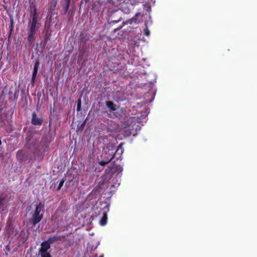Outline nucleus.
Returning a JSON list of instances; mask_svg holds the SVG:
<instances>
[{"instance_id":"1","label":"nucleus","mask_w":257,"mask_h":257,"mask_svg":"<svg viewBox=\"0 0 257 257\" xmlns=\"http://www.w3.org/2000/svg\"><path fill=\"white\" fill-rule=\"evenodd\" d=\"M44 208V205L41 202L37 205L34 212L32 217V223L33 225H36L40 222L43 217V213H40Z\"/></svg>"},{"instance_id":"2","label":"nucleus","mask_w":257,"mask_h":257,"mask_svg":"<svg viewBox=\"0 0 257 257\" xmlns=\"http://www.w3.org/2000/svg\"><path fill=\"white\" fill-rule=\"evenodd\" d=\"M37 12L36 8H34L33 12L32 14V19L29 20V23L30 25V31L35 32L41 26L40 23H37Z\"/></svg>"},{"instance_id":"3","label":"nucleus","mask_w":257,"mask_h":257,"mask_svg":"<svg viewBox=\"0 0 257 257\" xmlns=\"http://www.w3.org/2000/svg\"><path fill=\"white\" fill-rule=\"evenodd\" d=\"M113 152L109 150H103L102 154L101 155L102 160L99 162V164L101 166H104L109 163L113 158L114 156H112Z\"/></svg>"},{"instance_id":"4","label":"nucleus","mask_w":257,"mask_h":257,"mask_svg":"<svg viewBox=\"0 0 257 257\" xmlns=\"http://www.w3.org/2000/svg\"><path fill=\"white\" fill-rule=\"evenodd\" d=\"M109 205L108 204H106L102 209V216L99 220V224L101 226H104L106 225L107 221V213L109 211Z\"/></svg>"},{"instance_id":"5","label":"nucleus","mask_w":257,"mask_h":257,"mask_svg":"<svg viewBox=\"0 0 257 257\" xmlns=\"http://www.w3.org/2000/svg\"><path fill=\"white\" fill-rule=\"evenodd\" d=\"M50 245L47 240L44 241L41 244V247L39 249V252H49L48 250L51 248Z\"/></svg>"},{"instance_id":"6","label":"nucleus","mask_w":257,"mask_h":257,"mask_svg":"<svg viewBox=\"0 0 257 257\" xmlns=\"http://www.w3.org/2000/svg\"><path fill=\"white\" fill-rule=\"evenodd\" d=\"M31 123L35 125H40L43 123V119L37 116L35 112L32 113Z\"/></svg>"},{"instance_id":"7","label":"nucleus","mask_w":257,"mask_h":257,"mask_svg":"<svg viewBox=\"0 0 257 257\" xmlns=\"http://www.w3.org/2000/svg\"><path fill=\"white\" fill-rule=\"evenodd\" d=\"M65 237V235H54L52 236H50L48 238L47 241L51 244L58 241L61 240L63 238Z\"/></svg>"},{"instance_id":"8","label":"nucleus","mask_w":257,"mask_h":257,"mask_svg":"<svg viewBox=\"0 0 257 257\" xmlns=\"http://www.w3.org/2000/svg\"><path fill=\"white\" fill-rule=\"evenodd\" d=\"M123 150L122 147V144H120L118 146L116 150L115 153L112 155V156H114V158H116L117 160L121 159V155L123 153Z\"/></svg>"},{"instance_id":"9","label":"nucleus","mask_w":257,"mask_h":257,"mask_svg":"<svg viewBox=\"0 0 257 257\" xmlns=\"http://www.w3.org/2000/svg\"><path fill=\"white\" fill-rule=\"evenodd\" d=\"M71 0H61L60 4L63 8L64 14H66L70 5Z\"/></svg>"},{"instance_id":"10","label":"nucleus","mask_w":257,"mask_h":257,"mask_svg":"<svg viewBox=\"0 0 257 257\" xmlns=\"http://www.w3.org/2000/svg\"><path fill=\"white\" fill-rule=\"evenodd\" d=\"M139 15V13H137L135 14V15L130 20H127L125 22H123V25L130 24H131L133 23H136L137 22L138 19V16Z\"/></svg>"},{"instance_id":"11","label":"nucleus","mask_w":257,"mask_h":257,"mask_svg":"<svg viewBox=\"0 0 257 257\" xmlns=\"http://www.w3.org/2000/svg\"><path fill=\"white\" fill-rule=\"evenodd\" d=\"M105 104L110 110L115 111L116 110V105L112 101H107L105 102Z\"/></svg>"},{"instance_id":"12","label":"nucleus","mask_w":257,"mask_h":257,"mask_svg":"<svg viewBox=\"0 0 257 257\" xmlns=\"http://www.w3.org/2000/svg\"><path fill=\"white\" fill-rule=\"evenodd\" d=\"M35 33V32L33 31H29V33L28 36V41L30 43L34 41Z\"/></svg>"},{"instance_id":"13","label":"nucleus","mask_w":257,"mask_h":257,"mask_svg":"<svg viewBox=\"0 0 257 257\" xmlns=\"http://www.w3.org/2000/svg\"><path fill=\"white\" fill-rule=\"evenodd\" d=\"M34 135V133L32 131H28V133H27V136H26V141L27 142V143H29L32 138L33 137Z\"/></svg>"},{"instance_id":"14","label":"nucleus","mask_w":257,"mask_h":257,"mask_svg":"<svg viewBox=\"0 0 257 257\" xmlns=\"http://www.w3.org/2000/svg\"><path fill=\"white\" fill-rule=\"evenodd\" d=\"M88 40V38H86V35L83 33H81L80 35V42L85 43Z\"/></svg>"},{"instance_id":"15","label":"nucleus","mask_w":257,"mask_h":257,"mask_svg":"<svg viewBox=\"0 0 257 257\" xmlns=\"http://www.w3.org/2000/svg\"><path fill=\"white\" fill-rule=\"evenodd\" d=\"M5 208V201L4 198L0 197V211H3Z\"/></svg>"},{"instance_id":"16","label":"nucleus","mask_w":257,"mask_h":257,"mask_svg":"<svg viewBox=\"0 0 257 257\" xmlns=\"http://www.w3.org/2000/svg\"><path fill=\"white\" fill-rule=\"evenodd\" d=\"M39 65H40L39 60H37L35 63L33 71L38 72Z\"/></svg>"},{"instance_id":"17","label":"nucleus","mask_w":257,"mask_h":257,"mask_svg":"<svg viewBox=\"0 0 257 257\" xmlns=\"http://www.w3.org/2000/svg\"><path fill=\"white\" fill-rule=\"evenodd\" d=\"M40 257H52L50 252H39Z\"/></svg>"},{"instance_id":"18","label":"nucleus","mask_w":257,"mask_h":257,"mask_svg":"<svg viewBox=\"0 0 257 257\" xmlns=\"http://www.w3.org/2000/svg\"><path fill=\"white\" fill-rule=\"evenodd\" d=\"M9 28H10V32H9V36H10L11 35L12 31L13 30V28H14V22H13V20H12V19L11 20V23L9 26Z\"/></svg>"},{"instance_id":"19","label":"nucleus","mask_w":257,"mask_h":257,"mask_svg":"<svg viewBox=\"0 0 257 257\" xmlns=\"http://www.w3.org/2000/svg\"><path fill=\"white\" fill-rule=\"evenodd\" d=\"M51 37V34H48V31L47 30L44 37L45 41H47L48 40H50Z\"/></svg>"},{"instance_id":"20","label":"nucleus","mask_w":257,"mask_h":257,"mask_svg":"<svg viewBox=\"0 0 257 257\" xmlns=\"http://www.w3.org/2000/svg\"><path fill=\"white\" fill-rule=\"evenodd\" d=\"M122 20V18L121 17H119L118 19H117V20H111L110 22H109V24H115V23H117L120 21H121Z\"/></svg>"},{"instance_id":"21","label":"nucleus","mask_w":257,"mask_h":257,"mask_svg":"<svg viewBox=\"0 0 257 257\" xmlns=\"http://www.w3.org/2000/svg\"><path fill=\"white\" fill-rule=\"evenodd\" d=\"M64 181L65 180L64 179H62L60 182H59V185L57 188V190L58 191V190H60V189L61 188V187L63 186V184H64Z\"/></svg>"},{"instance_id":"22","label":"nucleus","mask_w":257,"mask_h":257,"mask_svg":"<svg viewBox=\"0 0 257 257\" xmlns=\"http://www.w3.org/2000/svg\"><path fill=\"white\" fill-rule=\"evenodd\" d=\"M121 10L125 14H129L130 12V10L128 8H126L125 7H122Z\"/></svg>"},{"instance_id":"23","label":"nucleus","mask_w":257,"mask_h":257,"mask_svg":"<svg viewBox=\"0 0 257 257\" xmlns=\"http://www.w3.org/2000/svg\"><path fill=\"white\" fill-rule=\"evenodd\" d=\"M144 35H145L147 36H149L150 35V31L149 30L147 25H146V28L144 29Z\"/></svg>"},{"instance_id":"24","label":"nucleus","mask_w":257,"mask_h":257,"mask_svg":"<svg viewBox=\"0 0 257 257\" xmlns=\"http://www.w3.org/2000/svg\"><path fill=\"white\" fill-rule=\"evenodd\" d=\"M81 104V100L79 99H78V100L77 101V111H79L80 110Z\"/></svg>"},{"instance_id":"25","label":"nucleus","mask_w":257,"mask_h":257,"mask_svg":"<svg viewBox=\"0 0 257 257\" xmlns=\"http://www.w3.org/2000/svg\"><path fill=\"white\" fill-rule=\"evenodd\" d=\"M37 73H38L37 71H33V74H32V76H33V78H36Z\"/></svg>"},{"instance_id":"26","label":"nucleus","mask_w":257,"mask_h":257,"mask_svg":"<svg viewBox=\"0 0 257 257\" xmlns=\"http://www.w3.org/2000/svg\"><path fill=\"white\" fill-rule=\"evenodd\" d=\"M35 80V78H33V77H32V81L33 82H34Z\"/></svg>"},{"instance_id":"27","label":"nucleus","mask_w":257,"mask_h":257,"mask_svg":"<svg viewBox=\"0 0 257 257\" xmlns=\"http://www.w3.org/2000/svg\"><path fill=\"white\" fill-rule=\"evenodd\" d=\"M84 125V123H83V124H82L81 126H83Z\"/></svg>"},{"instance_id":"28","label":"nucleus","mask_w":257,"mask_h":257,"mask_svg":"<svg viewBox=\"0 0 257 257\" xmlns=\"http://www.w3.org/2000/svg\"><path fill=\"white\" fill-rule=\"evenodd\" d=\"M99 257H103V255H101L99 256Z\"/></svg>"}]
</instances>
